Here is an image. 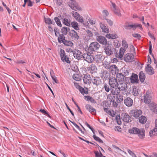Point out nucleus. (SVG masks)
<instances>
[{
    "instance_id": "nucleus-42",
    "label": "nucleus",
    "mask_w": 157,
    "mask_h": 157,
    "mask_svg": "<svg viewBox=\"0 0 157 157\" xmlns=\"http://www.w3.org/2000/svg\"><path fill=\"white\" fill-rule=\"evenodd\" d=\"M58 41L59 43L63 42V41H64L65 39V37L63 34H61L59 35V36L58 38Z\"/></svg>"
},
{
    "instance_id": "nucleus-3",
    "label": "nucleus",
    "mask_w": 157,
    "mask_h": 157,
    "mask_svg": "<svg viewBox=\"0 0 157 157\" xmlns=\"http://www.w3.org/2000/svg\"><path fill=\"white\" fill-rule=\"evenodd\" d=\"M115 49V48L112 47V44L109 43L105 45L104 48L105 52L108 56L113 54Z\"/></svg>"
},
{
    "instance_id": "nucleus-50",
    "label": "nucleus",
    "mask_w": 157,
    "mask_h": 157,
    "mask_svg": "<svg viewBox=\"0 0 157 157\" xmlns=\"http://www.w3.org/2000/svg\"><path fill=\"white\" fill-rule=\"evenodd\" d=\"M122 46L123 47L122 48H124L126 49V48H128V45L127 44V42L125 40H122Z\"/></svg>"
},
{
    "instance_id": "nucleus-35",
    "label": "nucleus",
    "mask_w": 157,
    "mask_h": 157,
    "mask_svg": "<svg viewBox=\"0 0 157 157\" xmlns=\"http://www.w3.org/2000/svg\"><path fill=\"white\" fill-rule=\"evenodd\" d=\"M139 77L140 81L141 82H143L146 78L145 75L143 71H141L139 74Z\"/></svg>"
},
{
    "instance_id": "nucleus-61",
    "label": "nucleus",
    "mask_w": 157,
    "mask_h": 157,
    "mask_svg": "<svg viewBox=\"0 0 157 157\" xmlns=\"http://www.w3.org/2000/svg\"><path fill=\"white\" fill-rule=\"evenodd\" d=\"M89 21L90 23L92 25H95L96 23V21L92 19H90Z\"/></svg>"
},
{
    "instance_id": "nucleus-19",
    "label": "nucleus",
    "mask_w": 157,
    "mask_h": 157,
    "mask_svg": "<svg viewBox=\"0 0 157 157\" xmlns=\"http://www.w3.org/2000/svg\"><path fill=\"white\" fill-rule=\"evenodd\" d=\"M127 27L128 29H132L133 30H135L137 27H139L140 29H142V25L137 23H136L134 24L129 25L127 26Z\"/></svg>"
},
{
    "instance_id": "nucleus-28",
    "label": "nucleus",
    "mask_w": 157,
    "mask_h": 157,
    "mask_svg": "<svg viewBox=\"0 0 157 157\" xmlns=\"http://www.w3.org/2000/svg\"><path fill=\"white\" fill-rule=\"evenodd\" d=\"M100 25L102 32L105 33L109 32V30L107 26L102 23H100Z\"/></svg>"
},
{
    "instance_id": "nucleus-49",
    "label": "nucleus",
    "mask_w": 157,
    "mask_h": 157,
    "mask_svg": "<svg viewBox=\"0 0 157 157\" xmlns=\"http://www.w3.org/2000/svg\"><path fill=\"white\" fill-rule=\"evenodd\" d=\"M93 137L95 140L98 141L99 142L101 143L103 142L102 140L100 138L95 135H93Z\"/></svg>"
},
{
    "instance_id": "nucleus-24",
    "label": "nucleus",
    "mask_w": 157,
    "mask_h": 157,
    "mask_svg": "<svg viewBox=\"0 0 157 157\" xmlns=\"http://www.w3.org/2000/svg\"><path fill=\"white\" fill-rule=\"evenodd\" d=\"M117 86L111 87V92L112 94L117 95L120 92L118 88H117Z\"/></svg>"
},
{
    "instance_id": "nucleus-58",
    "label": "nucleus",
    "mask_w": 157,
    "mask_h": 157,
    "mask_svg": "<svg viewBox=\"0 0 157 157\" xmlns=\"http://www.w3.org/2000/svg\"><path fill=\"white\" fill-rule=\"evenodd\" d=\"M102 14L105 17L108 16L109 15V12L107 10H104L102 11Z\"/></svg>"
},
{
    "instance_id": "nucleus-29",
    "label": "nucleus",
    "mask_w": 157,
    "mask_h": 157,
    "mask_svg": "<svg viewBox=\"0 0 157 157\" xmlns=\"http://www.w3.org/2000/svg\"><path fill=\"white\" fill-rule=\"evenodd\" d=\"M117 77L118 81V82H124L125 76L121 73H117Z\"/></svg>"
},
{
    "instance_id": "nucleus-37",
    "label": "nucleus",
    "mask_w": 157,
    "mask_h": 157,
    "mask_svg": "<svg viewBox=\"0 0 157 157\" xmlns=\"http://www.w3.org/2000/svg\"><path fill=\"white\" fill-rule=\"evenodd\" d=\"M106 37L111 39H114L116 38L117 36L115 34H111L110 33H107L106 35Z\"/></svg>"
},
{
    "instance_id": "nucleus-1",
    "label": "nucleus",
    "mask_w": 157,
    "mask_h": 157,
    "mask_svg": "<svg viewBox=\"0 0 157 157\" xmlns=\"http://www.w3.org/2000/svg\"><path fill=\"white\" fill-rule=\"evenodd\" d=\"M128 132L131 134H138L140 139H143L145 136V131L144 129L138 128H133L132 129L129 130Z\"/></svg>"
},
{
    "instance_id": "nucleus-64",
    "label": "nucleus",
    "mask_w": 157,
    "mask_h": 157,
    "mask_svg": "<svg viewBox=\"0 0 157 157\" xmlns=\"http://www.w3.org/2000/svg\"><path fill=\"white\" fill-rule=\"evenodd\" d=\"M106 20L107 21V22L109 23V25H110L112 26L113 25V23L112 21L108 19H106Z\"/></svg>"
},
{
    "instance_id": "nucleus-33",
    "label": "nucleus",
    "mask_w": 157,
    "mask_h": 157,
    "mask_svg": "<svg viewBox=\"0 0 157 157\" xmlns=\"http://www.w3.org/2000/svg\"><path fill=\"white\" fill-rule=\"evenodd\" d=\"M109 73L106 70H105L100 74V76L103 79H106L108 77Z\"/></svg>"
},
{
    "instance_id": "nucleus-55",
    "label": "nucleus",
    "mask_w": 157,
    "mask_h": 157,
    "mask_svg": "<svg viewBox=\"0 0 157 157\" xmlns=\"http://www.w3.org/2000/svg\"><path fill=\"white\" fill-rule=\"evenodd\" d=\"M132 36L137 39H139L141 37L140 35L138 33H135L132 34Z\"/></svg>"
},
{
    "instance_id": "nucleus-13",
    "label": "nucleus",
    "mask_w": 157,
    "mask_h": 157,
    "mask_svg": "<svg viewBox=\"0 0 157 157\" xmlns=\"http://www.w3.org/2000/svg\"><path fill=\"white\" fill-rule=\"evenodd\" d=\"M73 53L74 57L78 59H81L82 57L83 58L82 53L79 50H74Z\"/></svg>"
},
{
    "instance_id": "nucleus-32",
    "label": "nucleus",
    "mask_w": 157,
    "mask_h": 157,
    "mask_svg": "<svg viewBox=\"0 0 157 157\" xmlns=\"http://www.w3.org/2000/svg\"><path fill=\"white\" fill-rule=\"evenodd\" d=\"M93 84L96 86L99 85L101 82V80L98 77H95L92 81Z\"/></svg>"
},
{
    "instance_id": "nucleus-43",
    "label": "nucleus",
    "mask_w": 157,
    "mask_h": 157,
    "mask_svg": "<svg viewBox=\"0 0 157 157\" xmlns=\"http://www.w3.org/2000/svg\"><path fill=\"white\" fill-rule=\"evenodd\" d=\"M123 100V96L122 95H118L117 97L116 101L118 103H121Z\"/></svg>"
},
{
    "instance_id": "nucleus-7",
    "label": "nucleus",
    "mask_w": 157,
    "mask_h": 157,
    "mask_svg": "<svg viewBox=\"0 0 157 157\" xmlns=\"http://www.w3.org/2000/svg\"><path fill=\"white\" fill-rule=\"evenodd\" d=\"M134 56L132 53H128L124 56V61L127 63H131L134 61Z\"/></svg>"
},
{
    "instance_id": "nucleus-48",
    "label": "nucleus",
    "mask_w": 157,
    "mask_h": 157,
    "mask_svg": "<svg viewBox=\"0 0 157 157\" xmlns=\"http://www.w3.org/2000/svg\"><path fill=\"white\" fill-rule=\"evenodd\" d=\"M44 21L46 24L48 25L51 24H53L52 21L51 20V19L49 18H44Z\"/></svg>"
},
{
    "instance_id": "nucleus-21",
    "label": "nucleus",
    "mask_w": 157,
    "mask_h": 157,
    "mask_svg": "<svg viewBox=\"0 0 157 157\" xmlns=\"http://www.w3.org/2000/svg\"><path fill=\"white\" fill-rule=\"evenodd\" d=\"M145 70L147 73L150 75H151L155 73L153 68L149 65H147L145 67Z\"/></svg>"
},
{
    "instance_id": "nucleus-25",
    "label": "nucleus",
    "mask_w": 157,
    "mask_h": 157,
    "mask_svg": "<svg viewBox=\"0 0 157 157\" xmlns=\"http://www.w3.org/2000/svg\"><path fill=\"white\" fill-rule=\"evenodd\" d=\"M149 136L150 137H153L157 136V129L154 128L151 129L149 132Z\"/></svg>"
},
{
    "instance_id": "nucleus-46",
    "label": "nucleus",
    "mask_w": 157,
    "mask_h": 157,
    "mask_svg": "<svg viewBox=\"0 0 157 157\" xmlns=\"http://www.w3.org/2000/svg\"><path fill=\"white\" fill-rule=\"evenodd\" d=\"M80 92L83 95H84L85 94H88V92L87 91H85L84 89L82 87H81L78 89Z\"/></svg>"
},
{
    "instance_id": "nucleus-23",
    "label": "nucleus",
    "mask_w": 157,
    "mask_h": 157,
    "mask_svg": "<svg viewBox=\"0 0 157 157\" xmlns=\"http://www.w3.org/2000/svg\"><path fill=\"white\" fill-rule=\"evenodd\" d=\"M70 35L75 40H77L79 38L77 33L74 30H71L69 32Z\"/></svg>"
},
{
    "instance_id": "nucleus-44",
    "label": "nucleus",
    "mask_w": 157,
    "mask_h": 157,
    "mask_svg": "<svg viewBox=\"0 0 157 157\" xmlns=\"http://www.w3.org/2000/svg\"><path fill=\"white\" fill-rule=\"evenodd\" d=\"M63 22L64 25L67 26H70L71 25L70 21L67 18L63 19Z\"/></svg>"
},
{
    "instance_id": "nucleus-20",
    "label": "nucleus",
    "mask_w": 157,
    "mask_h": 157,
    "mask_svg": "<svg viewBox=\"0 0 157 157\" xmlns=\"http://www.w3.org/2000/svg\"><path fill=\"white\" fill-rule=\"evenodd\" d=\"M125 105L128 107L131 106L133 104V100L129 97H127L124 100Z\"/></svg>"
},
{
    "instance_id": "nucleus-56",
    "label": "nucleus",
    "mask_w": 157,
    "mask_h": 157,
    "mask_svg": "<svg viewBox=\"0 0 157 157\" xmlns=\"http://www.w3.org/2000/svg\"><path fill=\"white\" fill-rule=\"evenodd\" d=\"M39 111L40 112L43 113V114L47 115L49 117H50V116L48 114V113L46 111H45L44 109H40V110Z\"/></svg>"
},
{
    "instance_id": "nucleus-57",
    "label": "nucleus",
    "mask_w": 157,
    "mask_h": 157,
    "mask_svg": "<svg viewBox=\"0 0 157 157\" xmlns=\"http://www.w3.org/2000/svg\"><path fill=\"white\" fill-rule=\"evenodd\" d=\"M56 4L59 6H60L63 3L62 0H55Z\"/></svg>"
},
{
    "instance_id": "nucleus-4",
    "label": "nucleus",
    "mask_w": 157,
    "mask_h": 157,
    "mask_svg": "<svg viewBox=\"0 0 157 157\" xmlns=\"http://www.w3.org/2000/svg\"><path fill=\"white\" fill-rule=\"evenodd\" d=\"M70 0V1L68 2V4L72 10H82V8L77 5L75 0Z\"/></svg>"
},
{
    "instance_id": "nucleus-53",
    "label": "nucleus",
    "mask_w": 157,
    "mask_h": 157,
    "mask_svg": "<svg viewBox=\"0 0 157 157\" xmlns=\"http://www.w3.org/2000/svg\"><path fill=\"white\" fill-rule=\"evenodd\" d=\"M116 120L119 125H121V124L120 116H117L116 117Z\"/></svg>"
},
{
    "instance_id": "nucleus-22",
    "label": "nucleus",
    "mask_w": 157,
    "mask_h": 157,
    "mask_svg": "<svg viewBox=\"0 0 157 157\" xmlns=\"http://www.w3.org/2000/svg\"><path fill=\"white\" fill-rule=\"evenodd\" d=\"M83 79L84 83L89 84L91 83L92 78L90 75H86L84 76Z\"/></svg>"
},
{
    "instance_id": "nucleus-2",
    "label": "nucleus",
    "mask_w": 157,
    "mask_h": 157,
    "mask_svg": "<svg viewBox=\"0 0 157 157\" xmlns=\"http://www.w3.org/2000/svg\"><path fill=\"white\" fill-rule=\"evenodd\" d=\"M100 45L97 42L91 43L88 48V51L89 53H92L93 52L97 50L99 48Z\"/></svg>"
},
{
    "instance_id": "nucleus-9",
    "label": "nucleus",
    "mask_w": 157,
    "mask_h": 157,
    "mask_svg": "<svg viewBox=\"0 0 157 157\" xmlns=\"http://www.w3.org/2000/svg\"><path fill=\"white\" fill-rule=\"evenodd\" d=\"M83 58L88 63H92L94 60L93 56L91 54L87 53L83 54Z\"/></svg>"
},
{
    "instance_id": "nucleus-14",
    "label": "nucleus",
    "mask_w": 157,
    "mask_h": 157,
    "mask_svg": "<svg viewBox=\"0 0 157 157\" xmlns=\"http://www.w3.org/2000/svg\"><path fill=\"white\" fill-rule=\"evenodd\" d=\"M148 106L151 111L157 114V104L156 103L152 102Z\"/></svg>"
},
{
    "instance_id": "nucleus-26",
    "label": "nucleus",
    "mask_w": 157,
    "mask_h": 157,
    "mask_svg": "<svg viewBox=\"0 0 157 157\" xmlns=\"http://www.w3.org/2000/svg\"><path fill=\"white\" fill-rule=\"evenodd\" d=\"M122 117L123 121L126 122H129L130 120V117L127 113H123L122 115Z\"/></svg>"
},
{
    "instance_id": "nucleus-40",
    "label": "nucleus",
    "mask_w": 157,
    "mask_h": 157,
    "mask_svg": "<svg viewBox=\"0 0 157 157\" xmlns=\"http://www.w3.org/2000/svg\"><path fill=\"white\" fill-rule=\"evenodd\" d=\"M70 30V29L69 28L67 27H63L61 29V32L63 33V34L66 35L67 32Z\"/></svg>"
},
{
    "instance_id": "nucleus-38",
    "label": "nucleus",
    "mask_w": 157,
    "mask_h": 157,
    "mask_svg": "<svg viewBox=\"0 0 157 157\" xmlns=\"http://www.w3.org/2000/svg\"><path fill=\"white\" fill-rule=\"evenodd\" d=\"M72 27L76 30L79 29L78 23L76 21H73L71 23Z\"/></svg>"
},
{
    "instance_id": "nucleus-45",
    "label": "nucleus",
    "mask_w": 157,
    "mask_h": 157,
    "mask_svg": "<svg viewBox=\"0 0 157 157\" xmlns=\"http://www.w3.org/2000/svg\"><path fill=\"white\" fill-rule=\"evenodd\" d=\"M54 20L58 26H59L60 27H62V24L60 20L58 17H55L54 18Z\"/></svg>"
},
{
    "instance_id": "nucleus-63",
    "label": "nucleus",
    "mask_w": 157,
    "mask_h": 157,
    "mask_svg": "<svg viewBox=\"0 0 157 157\" xmlns=\"http://www.w3.org/2000/svg\"><path fill=\"white\" fill-rule=\"evenodd\" d=\"M27 3L28 6H33V2L30 0H28Z\"/></svg>"
},
{
    "instance_id": "nucleus-15",
    "label": "nucleus",
    "mask_w": 157,
    "mask_h": 157,
    "mask_svg": "<svg viewBox=\"0 0 157 157\" xmlns=\"http://www.w3.org/2000/svg\"><path fill=\"white\" fill-rule=\"evenodd\" d=\"M131 82L132 84L137 83L139 82L138 76L137 75L132 73L130 78Z\"/></svg>"
},
{
    "instance_id": "nucleus-62",
    "label": "nucleus",
    "mask_w": 157,
    "mask_h": 157,
    "mask_svg": "<svg viewBox=\"0 0 157 157\" xmlns=\"http://www.w3.org/2000/svg\"><path fill=\"white\" fill-rule=\"evenodd\" d=\"M86 32H87L88 35L89 36V37H92L93 36V33L91 31H90L89 30H87L86 31Z\"/></svg>"
},
{
    "instance_id": "nucleus-10",
    "label": "nucleus",
    "mask_w": 157,
    "mask_h": 157,
    "mask_svg": "<svg viewBox=\"0 0 157 157\" xmlns=\"http://www.w3.org/2000/svg\"><path fill=\"white\" fill-rule=\"evenodd\" d=\"M71 14L74 18L78 22L82 23L83 22V17L80 16L77 12L73 11L71 12Z\"/></svg>"
},
{
    "instance_id": "nucleus-16",
    "label": "nucleus",
    "mask_w": 157,
    "mask_h": 157,
    "mask_svg": "<svg viewBox=\"0 0 157 157\" xmlns=\"http://www.w3.org/2000/svg\"><path fill=\"white\" fill-rule=\"evenodd\" d=\"M96 40L98 41L102 44L106 45L108 44L106 39L102 36H97Z\"/></svg>"
},
{
    "instance_id": "nucleus-54",
    "label": "nucleus",
    "mask_w": 157,
    "mask_h": 157,
    "mask_svg": "<svg viewBox=\"0 0 157 157\" xmlns=\"http://www.w3.org/2000/svg\"><path fill=\"white\" fill-rule=\"evenodd\" d=\"M73 78L76 81H79L80 78L79 77L78 75L77 74H74L73 75Z\"/></svg>"
},
{
    "instance_id": "nucleus-41",
    "label": "nucleus",
    "mask_w": 157,
    "mask_h": 157,
    "mask_svg": "<svg viewBox=\"0 0 157 157\" xmlns=\"http://www.w3.org/2000/svg\"><path fill=\"white\" fill-rule=\"evenodd\" d=\"M84 98L88 101H90L93 103H95V101L90 96H84Z\"/></svg>"
},
{
    "instance_id": "nucleus-11",
    "label": "nucleus",
    "mask_w": 157,
    "mask_h": 157,
    "mask_svg": "<svg viewBox=\"0 0 157 157\" xmlns=\"http://www.w3.org/2000/svg\"><path fill=\"white\" fill-rule=\"evenodd\" d=\"M151 91L148 90L146 92V95L144 96V102L146 104H150L151 101Z\"/></svg>"
},
{
    "instance_id": "nucleus-39",
    "label": "nucleus",
    "mask_w": 157,
    "mask_h": 157,
    "mask_svg": "<svg viewBox=\"0 0 157 157\" xmlns=\"http://www.w3.org/2000/svg\"><path fill=\"white\" fill-rule=\"evenodd\" d=\"M63 44L66 46L72 47L73 45V43L71 41L64 40L63 41Z\"/></svg>"
},
{
    "instance_id": "nucleus-60",
    "label": "nucleus",
    "mask_w": 157,
    "mask_h": 157,
    "mask_svg": "<svg viewBox=\"0 0 157 157\" xmlns=\"http://www.w3.org/2000/svg\"><path fill=\"white\" fill-rule=\"evenodd\" d=\"M127 151H128V153L132 157H133V156L135 155V154L134 152H133L132 151H131L130 149H128Z\"/></svg>"
},
{
    "instance_id": "nucleus-51",
    "label": "nucleus",
    "mask_w": 157,
    "mask_h": 157,
    "mask_svg": "<svg viewBox=\"0 0 157 157\" xmlns=\"http://www.w3.org/2000/svg\"><path fill=\"white\" fill-rule=\"evenodd\" d=\"M94 153L95 155V157H102L103 155L100 152H98V151H95Z\"/></svg>"
},
{
    "instance_id": "nucleus-17",
    "label": "nucleus",
    "mask_w": 157,
    "mask_h": 157,
    "mask_svg": "<svg viewBox=\"0 0 157 157\" xmlns=\"http://www.w3.org/2000/svg\"><path fill=\"white\" fill-rule=\"evenodd\" d=\"M109 83L111 87L117 86L118 82L115 77H111L109 79Z\"/></svg>"
},
{
    "instance_id": "nucleus-12",
    "label": "nucleus",
    "mask_w": 157,
    "mask_h": 157,
    "mask_svg": "<svg viewBox=\"0 0 157 157\" xmlns=\"http://www.w3.org/2000/svg\"><path fill=\"white\" fill-rule=\"evenodd\" d=\"M130 114L135 118H138L142 114V111L140 109H133L130 111Z\"/></svg>"
},
{
    "instance_id": "nucleus-30",
    "label": "nucleus",
    "mask_w": 157,
    "mask_h": 157,
    "mask_svg": "<svg viewBox=\"0 0 157 157\" xmlns=\"http://www.w3.org/2000/svg\"><path fill=\"white\" fill-rule=\"evenodd\" d=\"M86 108L87 110L90 112L91 113L93 114L95 113L96 110L92 106L90 105H86Z\"/></svg>"
},
{
    "instance_id": "nucleus-5",
    "label": "nucleus",
    "mask_w": 157,
    "mask_h": 157,
    "mask_svg": "<svg viewBox=\"0 0 157 157\" xmlns=\"http://www.w3.org/2000/svg\"><path fill=\"white\" fill-rule=\"evenodd\" d=\"M60 56L61 60L67 63H70L71 61L69 60V57L66 55L65 51L63 49H61L60 52Z\"/></svg>"
},
{
    "instance_id": "nucleus-31",
    "label": "nucleus",
    "mask_w": 157,
    "mask_h": 157,
    "mask_svg": "<svg viewBox=\"0 0 157 157\" xmlns=\"http://www.w3.org/2000/svg\"><path fill=\"white\" fill-rule=\"evenodd\" d=\"M126 51V49L124 48H121L119 50V52L118 56V57L120 59H121L123 56L124 53Z\"/></svg>"
},
{
    "instance_id": "nucleus-52",
    "label": "nucleus",
    "mask_w": 157,
    "mask_h": 157,
    "mask_svg": "<svg viewBox=\"0 0 157 157\" xmlns=\"http://www.w3.org/2000/svg\"><path fill=\"white\" fill-rule=\"evenodd\" d=\"M104 87L105 89V91L106 92H109L110 90L109 86L106 83H105L104 86Z\"/></svg>"
},
{
    "instance_id": "nucleus-6",
    "label": "nucleus",
    "mask_w": 157,
    "mask_h": 157,
    "mask_svg": "<svg viewBox=\"0 0 157 157\" xmlns=\"http://www.w3.org/2000/svg\"><path fill=\"white\" fill-rule=\"evenodd\" d=\"M103 66L105 67V68H109L111 72L113 75L117 74L118 71V69L117 67L115 65H112L110 67L106 65V64L104 63Z\"/></svg>"
},
{
    "instance_id": "nucleus-34",
    "label": "nucleus",
    "mask_w": 157,
    "mask_h": 157,
    "mask_svg": "<svg viewBox=\"0 0 157 157\" xmlns=\"http://www.w3.org/2000/svg\"><path fill=\"white\" fill-rule=\"evenodd\" d=\"M104 110L107 113H108L112 117H114L115 113L113 110H108L107 108H104Z\"/></svg>"
},
{
    "instance_id": "nucleus-47",
    "label": "nucleus",
    "mask_w": 157,
    "mask_h": 157,
    "mask_svg": "<svg viewBox=\"0 0 157 157\" xmlns=\"http://www.w3.org/2000/svg\"><path fill=\"white\" fill-rule=\"evenodd\" d=\"M133 94L135 96H137L139 94V89L137 88H133Z\"/></svg>"
},
{
    "instance_id": "nucleus-36",
    "label": "nucleus",
    "mask_w": 157,
    "mask_h": 157,
    "mask_svg": "<svg viewBox=\"0 0 157 157\" xmlns=\"http://www.w3.org/2000/svg\"><path fill=\"white\" fill-rule=\"evenodd\" d=\"M139 122L142 124H144L146 123L147 119L146 117L144 116H141L139 118Z\"/></svg>"
},
{
    "instance_id": "nucleus-18",
    "label": "nucleus",
    "mask_w": 157,
    "mask_h": 157,
    "mask_svg": "<svg viewBox=\"0 0 157 157\" xmlns=\"http://www.w3.org/2000/svg\"><path fill=\"white\" fill-rule=\"evenodd\" d=\"M117 86L120 91H124L125 90L127 84L125 83V82H118Z\"/></svg>"
},
{
    "instance_id": "nucleus-27",
    "label": "nucleus",
    "mask_w": 157,
    "mask_h": 157,
    "mask_svg": "<svg viewBox=\"0 0 157 157\" xmlns=\"http://www.w3.org/2000/svg\"><path fill=\"white\" fill-rule=\"evenodd\" d=\"M89 70L92 74L96 72L97 71V67L94 64H91L89 67Z\"/></svg>"
},
{
    "instance_id": "nucleus-59",
    "label": "nucleus",
    "mask_w": 157,
    "mask_h": 157,
    "mask_svg": "<svg viewBox=\"0 0 157 157\" xmlns=\"http://www.w3.org/2000/svg\"><path fill=\"white\" fill-rule=\"evenodd\" d=\"M54 31L55 33V34L56 36H58L59 35V31L57 30L56 28L54 29Z\"/></svg>"
},
{
    "instance_id": "nucleus-8",
    "label": "nucleus",
    "mask_w": 157,
    "mask_h": 157,
    "mask_svg": "<svg viewBox=\"0 0 157 157\" xmlns=\"http://www.w3.org/2000/svg\"><path fill=\"white\" fill-rule=\"evenodd\" d=\"M110 2L111 4V8L112 10L116 15L119 16H121V14L119 9L116 6L115 3L113 2L112 1H110Z\"/></svg>"
}]
</instances>
